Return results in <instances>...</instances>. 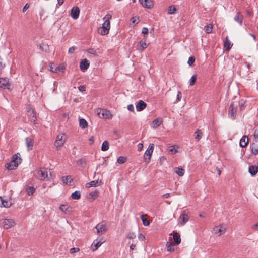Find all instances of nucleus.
Returning <instances> with one entry per match:
<instances>
[{"instance_id": "4468645a", "label": "nucleus", "mask_w": 258, "mask_h": 258, "mask_svg": "<svg viewBox=\"0 0 258 258\" xmlns=\"http://www.w3.org/2000/svg\"><path fill=\"white\" fill-rule=\"evenodd\" d=\"M80 14V9L78 7H74L71 10V16L74 19L78 18Z\"/></svg>"}, {"instance_id": "bf43d9fd", "label": "nucleus", "mask_w": 258, "mask_h": 258, "mask_svg": "<svg viewBox=\"0 0 258 258\" xmlns=\"http://www.w3.org/2000/svg\"><path fill=\"white\" fill-rule=\"evenodd\" d=\"M127 109L130 111L133 112L134 111V107L133 104H130L127 106Z\"/></svg>"}, {"instance_id": "6ab92c4d", "label": "nucleus", "mask_w": 258, "mask_h": 258, "mask_svg": "<svg viewBox=\"0 0 258 258\" xmlns=\"http://www.w3.org/2000/svg\"><path fill=\"white\" fill-rule=\"evenodd\" d=\"M102 184L101 181H100L99 182V181L98 180H93L89 183H87L86 184V186L87 188H90L91 187H96L98 185H99L100 184Z\"/></svg>"}, {"instance_id": "79ce46f5", "label": "nucleus", "mask_w": 258, "mask_h": 258, "mask_svg": "<svg viewBox=\"0 0 258 258\" xmlns=\"http://www.w3.org/2000/svg\"><path fill=\"white\" fill-rule=\"evenodd\" d=\"M141 218L144 226H147L150 225V221L148 219L144 218V215H142Z\"/></svg>"}, {"instance_id": "473e14b6", "label": "nucleus", "mask_w": 258, "mask_h": 258, "mask_svg": "<svg viewBox=\"0 0 258 258\" xmlns=\"http://www.w3.org/2000/svg\"><path fill=\"white\" fill-rule=\"evenodd\" d=\"M11 205L10 202L3 199L2 203H0V207H4L6 208L9 207Z\"/></svg>"}, {"instance_id": "f257e3e1", "label": "nucleus", "mask_w": 258, "mask_h": 258, "mask_svg": "<svg viewBox=\"0 0 258 258\" xmlns=\"http://www.w3.org/2000/svg\"><path fill=\"white\" fill-rule=\"evenodd\" d=\"M21 160V158L17 154H14L12 156V160L6 164V167L10 170H14L20 164Z\"/></svg>"}, {"instance_id": "37998d69", "label": "nucleus", "mask_w": 258, "mask_h": 258, "mask_svg": "<svg viewBox=\"0 0 258 258\" xmlns=\"http://www.w3.org/2000/svg\"><path fill=\"white\" fill-rule=\"evenodd\" d=\"M126 161V158L124 156H119L117 159V162L119 164H123Z\"/></svg>"}, {"instance_id": "49530a36", "label": "nucleus", "mask_w": 258, "mask_h": 258, "mask_svg": "<svg viewBox=\"0 0 258 258\" xmlns=\"http://www.w3.org/2000/svg\"><path fill=\"white\" fill-rule=\"evenodd\" d=\"M196 79L197 77L196 75H194L191 77L189 81V83L191 86H193L195 84Z\"/></svg>"}, {"instance_id": "e433bc0d", "label": "nucleus", "mask_w": 258, "mask_h": 258, "mask_svg": "<svg viewBox=\"0 0 258 258\" xmlns=\"http://www.w3.org/2000/svg\"><path fill=\"white\" fill-rule=\"evenodd\" d=\"M71 197L73 199L78 200L81 197L80 192L79 191H76L72 194Z\"/></svg>"}, {"instance_id": "8fccbe9b", "label": "nucleus", "mask_w": 258, "mask_h": 258, "mask_svg": "<svg viewBox=\"0 0 258 258\" xmlns=\"http://www.w3.org/2000/svg\"><path fill=\"white\" fill-rule=\"evenodd\" d=\"M69 206L66 205H61L59 207V209L64 212H66Z\"/></svg>"}, {"instance_id": "dca6fc26", "label": "nucleus", "mask_w": 258, "mask_h": 258, "mask_svg": "<svg viewBox=\"0 0 258 258\" xmlns=\"http://www.w3.org/2000/svg\"><path fill=\"white\" fill-rule=\"evenodd\" d=\"M90 62L87 59H83L80 63V68L82 71L86 70L89 67Z\"/></svg>"}, {"instance_id": "5701e85b", "label": "nucleus", "mask_w": 258, "mask_h": 258, "mask_svg": "<svg viewBox=\"0 0 258 258\" xmlns=\"http://www.w3.org/2000/svg\"><path fill=\"white\" fill-rule=\"evenodd\" d=\"M248 171L252 176H254L258 172V167L256 166H250Z\"/></svg>"}, {"instance_id": "338daca9", "label": "nucleus", "mask_w": 258, "mask_h": 258, "mask_svg": "<svg viewBox=\"0 0 258 258\" xmlns=\"http://www.w3.org/2000/svg\"><path fill=\"white\" fill-rule=\"evenodd\" d=\"M29 4L28 3H27L24 7L23 8V12H25L29 8Z\"/></svg>"}, {"instance_id": "0eeeda50", "label": "nucleus", "mask_w": 258, "mask_h": 258, "mask_svg": "<svg viewBox=\"0 0 258 258\" xmlns=\"http://www.w3.org/2000/svg\"><path fill=\"white\" fill-rule=\"evenodd\" d=\"M154 145L150 144L148 149L146 151L144 154V159L146 162H149L154 150Z\"/></svg>"}, {"instance_id": "6e6d98bb", "label": "nucleus", "mask_w": 258, "mask_h": 258, "mask_svg": "<svg viewBox=\"0 0 258 258\" xmlns=\"http://www.w3.org/2000/svg\"><path fill=\"white\" fill-rule=\"evenodd\" d=\"M138 238L141 241H144L145 239V236L143 234L140 233L138 235Z\"/></svg>"}, {"instance_id": "72a5a7b5", "label": "nucleus", "mask_w": 258, "mask_h": 258, "mask_svg": "<svg viewBox=\"0 0 258 258\" xmlns=\"http://www.w3.org/2000/svg\"><path fill=\"white\" fill-rule=\"evenodd\" d=\"M196 137L195 138L197 141H199L202 137V132L200 130H197L195 132Z\"/></svg>"}, {"instance_id": "864d4df0", "label": "nucleus", "mask_w": 258, "mask_h": 258, "mask_svg": "<svg viewBox=\"0 0 258 258\" xmlns=\"http://www.w3.org/2000/svg\"><path fill=\"white\" fill-rule=\"evenodd\" d=\"M132 23L134 24H137L139 22V19L136 17H132L131 19Z\"/></svg>"}, {"instance_id": "7c9ffc66", "label": "nucleus", "mask_w": 258, "mask_h": 258, "mask_svg": "<svg viewBox=\"0 0 258 258\" xmlns=\"http://www.w3.org/2000/svg\"><path fill=\"white\" fill-rule=\"evenodd\" d=\"M109 147V142L107 141H104L101 146V150L103 151H106L108 150Z\"/></svg>"}, {"instance_id": "412c9836", "label": "nucleus", "mask_w": 258, "mask_h": 258, "mask_svg": "<svg viewBox=\"0 0 258 258\" xmlns=\"http://www.w3.org/2000/svg\"><path fill=\"white\" fill-rule=\"evenodd\" d=\"M103 243L104 241L102 239H100L99 240L97 239L94 240L92 245H94L95 248L93 249V251L97 250Z\"/></svg>"}, {"instance_id": "e2e57ef3", "label": "nucleus", "mask_w": 258, "mask_h": 258, "mask_svg": "<svg viewBox=\"0 0 258 258\" xmlns=\"http://www.w3.org/2000/svg\"><path fill=\"white\" fill-rule=\"evenodd\" d=\"M149 30L147 27H143L142 29V32L144 34H147L148 33Z\"/></svg>"}, {"instance_id": "58836bf2", "label": "nucleus", "mask_w": 258, "mask_h": 258, "mask_svg": "<svg viewBox=\"0 0 258 258\" xmlns=\"http://www.w3.org/2000/svg\"><path fill=\"white\" fill-rule=\"evenodd\" d=\"M176 11V8L175 7V6H171L168 8V13L169 14H174L175 11Z\"/></svg>"}, {"instance_id": "f704fd0d", "label": "nucleus", "mask_w": 258, "mask_h": 258, "mask_svg": "<svg viewBox=\"0 0 258 258\" xmlns=\"http://www.w3.org/2000/svg\"><path fill=\"white\" fill-rule=\"evenodd\" d=\"M213 29V26L211 24H209L204 27V30L206 33L209 34L212 32Z\"/></svg>"}, {"instance_id": "20e7f679", "label": "nucleus", "mask_w": 258, "mask_h": 258, "mask_svg": "<svg viewBox=\"0 0 258 258\" xmlns=\"http://www.w3.org/2000/svg\"><path fill=\"white\" fill-rule=\"evenodd\" d=\"M189 211L187 210L183 211L178 219V224L180 226L184 225L189 220Z\"/></svg>"}, {"instance_id": "680f3d73", "label": "nucleus", "mask_w": 258, "mask_h": 258, "mask_svg": "<svg viewBox=\"0 0 258 258\" xmlns=\"http://www.w3.org/2000/svg\"><path fill=\"white\" fill-rule=\"evenodd\" d=\"M127 237L130 239H133L136 237V235L133 233H130L128 235Z\"/></svg>"}, {"instance_id": "de8ad7c7", "label": "nucleus", "mask_w": 258, "mask_h": 258, "mask_svg": "<svg viewBox=\"0 0 258 258\" xmlns=\"http://www.w3.org/2000/svg\"><path fill=\"white\" fill-rule=\"evenodd\" d=\"M64 69H65V67L64 66H59L55 68L54 72H57L58 71L63 72Z\"/></svg>"}, {"instance_id": "a878e982", "label": "nucleus", "mask_w": 258, "mask_h": 258, "mask_svg": "<svg viewBox=\"0 0 258 258\" xmlns=\"http://www.w3.org/2000/svg\"><path fill=\"white\" fill-rule=\"evenodd\" d=\"M174 172L178 174L179 176H182L184 175L185 171L182 168L176 167L174 169Z\"/></svg>"}, {"instance_id": "aec40b11", "label": "nucleus", "mask_w": 258, "mask_h": 258, "mask_svg": "<svg viewBox=\"0 0 258 258\" xmlns=\"http://www.w3.org/2000/svg\"><path fill=\"white\" fill-rule=\"evenodd\" d=\"M248 138L246 136H243L240 139L239 145L241 147H245L248 143Z\"/></svg>"}, {"instance_id": "bb28decb", "label": "nucleus", "mask_w": 258, "mask_h": 258, "mask_svg": "<svg viewBox=\"0 0 258 258\" xmlns=\"http://www.w3.org/2000/svg\"><path fill=\"white\" fill-rule=\"evenodd\" d=\"M79 125L81 128L85 129L88 126V123L86 120L83 118L79 119Z\"/></svg>"}, {"instance_id": "ddd939ff", "label": "nucleus", "mask_w": 258, "mask_h": 258, "mask_svg": "<svg viewBox=\"0 0 258 258\" xmlns=\"http://www.w3.org/2000/svg\"><path fill=\"white\" fill-rule=\"evenodd\" d=\"M112 16L110 14H107L105 15V16L103 18V20L104 22L102 25L103 27H105V28L109 30L110 28V22L109 20L111 18Z\"/></svg>"}, {"instance_id": "a18cd8bd", "label": "nucleus", "mask_w": 258, "mask_h": 258, "mask_svg": "<svg viewBox=\"0 0 258 258\" xmlns=\"http://www.w3.org/2000/svg\"><path fill=\"white\" fill-rule=\"evenodd\" d=\"M87 53H88L89 54H91L94 55L95 56H97L96 51L94 49L89 48V49H87Z\"/></svg>"}, {"instance_id": "6e6552de", "label": "nucleus", "mask_w": 258, "mask_h": 258, "mask_svg": "<svg viewBox=\"0 0 258 258\" xmlns=\"http://www.w3.org/2000/svg\"><path fill=\"white\" fill-rule=\"evenodd\" d=\"M15 222L13 219H3L1 224L5 229H9L13 227L15 225Z\"/></svg>"}, {"instance_id": "c9c22d12", "label": "nucleus", "mask_w": 258, "mask_h": 258, "mask_svg": "<svg viewBox=\"0 0 258 258\" xmlns=\"http://www.w3.org/2000/svg\"><path fill=\"white\" fill-rule=\"evenodd\" d=\"M77 164L79 166L84 167L86 165V161L84 159L81 158L77 160Z\"/></svg>"}, {"instance_id": "423d86ee", "label": "nucleus", "mask_w": 258, "mask_h": 258, "mask_svg": "<svg viewBox=\"0 0 258 258\" xmlns=\"http://www.w3.org/2000/svg\"><path fill=\"white\" fill-rule=\"evenodd\" d=\"M66 136L64 134H59L57 136L54 145L57 147H60L63 145L66 142Z\"/></svg>"}, {"instance_id": "09e8293b", "label": "nucleus", "mask_w": 258, "mask_h": 258, "mask_svg": "<svg viewBox=\"0 0 258 258\" xmlns=\"http://www.w3.org/2000/svg\"><path fill=\"white\" fill-rule=\"evenodd\" d=\"M195 61V57L194 56H190L188 60V64L189 66H192Z\"/></svg>"}, {"instance_id": "69168bd1", "label": "nucleus", "mask_w": 258, "mask_h": 258, "mask_svg": "<svg viewBox=\"0 0 258 258\" xmlns=\"http://www.w3.org/2000/svg\"><path fill=\"white\" fill-rule=\"evenodd\" d=\"M143 148V144L142 143H139L138 145V150L141 151Z\"/></svg>"}, {"instance_id": "603ef678", "label": "nucleus", "mask_w": 258, "mask_h": 258, "mask_svg": "<svg viewBox=\"0 0 258 258\" xmlns=\"http://www.w3.org/2000/svg\"><path fill=\"white\" fill-rule=\"evenodd\" d=\"M79 251V249L78 248H72L70 250V252L71 254H74L76 252H77Z\"/></svg>"}, {"instance_id": "774afa93", "label": "nucleus", "mask_w": 258, "mask_h": 258, "mask_svg": "<svg viewBox=\"0 0 258 258\" xmlns=\"http://www.w3.org/2000/svg\"><path fill=\"white\" fill-rule=\"evenodd\" d=\"M48 47V46L44 44H40V48L42 49V50H44V49H45V50H46V48Z\"/></svg>"}, {"instance_id": "7ed1b4c3", "label": "nucleus", "mask_w": 258, "mask_h": 258, "mask_svg": "<svg viewBox=\"0 0 258 258\" xmlns=\"http://www.w3.org/2000/svg\"><path fill=\"white\" fill-rule=\"evenodd\" d=\"M238 102L236 101L232 102L228 111V116L232 119H234L236 116L237 107Z\"/></svg>"}, {"instance_id": "1a4fd4ad", "label": "nucleus", "mask_w": 258, "mask_h": 258, "mask_svg": "<svg viewBox=\"0 0 258 258\" xmlns=\"http://www.w3.org/2000/svg\"><path fill=\"white\" fill-rule=\"evenodd\" d=\"M98 114L100 118L111 119L112 117V115L110 112L105 109H100L99 112H98Z\"/></svg>"}, {"instance_id": "cd10ccee", "label": "nucleus", "mask_w": 258, "mask_h": 258, "mask_svg": "<svg viewBox=\"0 0 258 258\" xmlns=\"http://www.w3.org/2000/svg\"><path fill=\"white\" fill-rule=\"evenodd\" d=\"M173 239L176 244H179L181 242V238L180 235L176 232L173 234Z\"/></svg>"}, {"instance_id": "c756f323", "label": "nucleus", "mask_w": 258, "mask_h": 258, "mask_svg": "<svg viewBox=\"0 0 258 258\" xmlns=\"http://www.w3.org/2000/svg\"><path fill=\"white\" fill-rule=\"evenodd\" d=\"M174 244L171 242H167L166 243L167 250L169 252H173L174 251Z\"/></svg>"}, {"instance_id": "4c0bfd02", "label": "nucleus", "mask_w": 258, "mask_h": 258, "mask_svg": "<svg viewBox=\"0 0 258 258\" xmlns=\"http://www.w3.org/2000/svg\"><path fill=\"white\" fill-rule=\"evenodd\" d=\"M140 46L141 47V50L143 51L147 47V44L145 40H141L139 42Z\"/></svg>"}, {"instance_id": "f8f14e48", "label": "nucleus", "mask_w": 258, "mask_h": 258, "mask_svg": "<svg viewBox=\"0 0 258 258\" xmlns=\"http://www.w3.org/2000/svg\"><path fill=\"white\" fill-rule=\"evenodd\" d=\"M10 87V83L9 79L0 78V88L3 89H9Z\"/></svg>"}, {"instance_id": "f3484780", "label": "nucleus", "mask_w": 258, "mask_h": 258, "mask_svg": "<svg viewBox=\"0 0 258 258\" xmlns=\"http://www.w3.org/2000/svg\"><path fill=\"white\" fill-rule=\"evenodd\" d=\"M147 106L146 103L143 100H140L136 104V108L138 111L143 110Z\"/></svg>"}, {"instance_id": "5fc2aeb1", "label": "nucleus", "mask_w": 258, "mask_h": 258, "mask_svg": "<svg viewBox=\"0 0 258 258\" xmlns=\"http://www.w3.org/2000/svg\"><path fill=\"white\" fill-rule=\"evenodd\" d=\"M76 50V48L74 46H72L71 47H70L69 49V50H68V53L69 54H72L74 52L75 50Z\"/></svg>"}, {"instance_id": "13d9d810", "label": "nucleus", "mask_w": 258, "mask_h": 258, "mask_svg": "<svg viewBox=\"0 0 258 258\" xmlns=\"http://www.w3.org/2000/svg\"><path fill=\"white\" fill-rule=\"evenodd\" d=\"M254 138L256 142H258V130H255L254 133Z\"/></svg>"}, {"instance_id": "f03ea898", "label": "nucleus", "mask_w": 258, "mask_h": 258, "mask_svg": "<svg viewBox=\"0 0 258 258\" xmlns=\"http://www.w3.org/2000/svg\"><path fill=\"white\" fill-rule=\"evenodd\" d=\"M50 172V170L45 168H42L38 169L36 171V176L37 177L41 180H44L46 179H49L48 173Z\"/></svg>"}, {"instance_id": "393cba45", "label": "nucleus", "mask_w": 258, "mask_h": 258, "mask_svg": "<svg viewBox=\"0 0 258 258\" xmlns=\"http://www.w3.org/2000/svg\"><path fill=\"white\" fill-rule=\"evenodd\" d=\"M224 46L226 48V49L229 51L232 47V44H231V42L228 40V37L227 36L226 37V40L224 41Z\"/></svg>"}, {"instance_id": "39448f33", "label": "nucleus", "mask_w": 258, "mask_h": 258, "mask_svg": "<svg viewBox=\"0 0 258 258\" xmlns=\"http://www.w3.org/2000/svg\"><path fill=\"white\" fill-rule=\"evenodd\" d=\"M95 228L97 230V234L99 235H102L103 233L105 232L107 230L106 227V222L103 221L95 227Z\"/></svg>"}, {"instance_id": "c03bdc74", "label": "nucleus", "mask_w": 258, "mask_h": 258, "mask_svg": "<svg viewBox=\"0 0 258 258\" xmlns=\"http://www.w3.org/2000/svg\"><path fill=\"white\" fill-rule=\"evenodd\" d=\"M238 104L239 105L240 109L243 110L245 108V101L243 100H241L239 102H238Z\"/></svg>"}, {"instance_id": "9b49d317", "label": "nucleus", "mask_w": 258, "mask_h": 258, "mask_svg": "<svg viewBox=\"0 0 258 258\" xmlns=\"http://www.w3.org/2000/svg\"><path fill=\"white\" fill-rule=\"evenodd\" d=\"M226 230V228L223 226V225H220L219 226H215L213 228V232L215 234H218L219 236L221 235L222 234H224Z\"/></svg>"}, {"instance_id": "0e129e2a", "label": "nucleus", "mask_w": 258, "mask_h": 258, "mask_svg": "<svg viewBox=\"0 0 258 258\" xmlns=\"http://www.w3.org/2000/svg\"><path fill=\"white\" fill-rule=\"evenodd\" d=\"M85 86H84V85H80L79 87H78V89L81 92H84L85 91Z\"/></svg>"}, {"instance_id": "ea45409f", "label": "nucleus", "mask_w": 258, "mask_h": 258, "mask_svg": "<svg viewBox=\"0 0 258 258\" xmlns=\"http://www.w3.org/2000/svg\"><path fill=\"white\" fill-rule=\"evenodd\" d=\"M250 148L252 154L255 155L258 154V146L253 145Z\"/></svg>"}, {"instance_id": "a19ab883", "label": "nucleus", "mask_w": 258, "mask_h": 258, "mask_svg": "<svg viewBox=\"0 0 258 258\" xmlns=\"http://www.w3.org/2000/svg\"><path fill=\"white\" fill-rule=\"evenodd\" d=\"M35 191V189L33 186H29L27 189V192L28 195H32Z\"/></svg>"}, {"instance_id": "4d7b16f0", "label": "nucleus", "mask_w": 258, "mask_h": 258, "mask_svg": "<svg viewBox=\"0 0 258 258\" xmlns=\"http://www.w3.org/2000/svg\"><path fill=\"white\" fill-rule=\"evenodd\" d=\"M49 70L53 72H54V65L53 63H50L49 65Z\"/></svg>"}, {"instance_id": "2eb2a0df", "label": "nucleus", "mask_w": 258, "mask_h": 258, "mask_svg": "<svg viewBox=\"0 0 258 258\" xmlns=\"http://www.w3.org/2000/svg\"><path fill=\"white\" fill-rule=\"evenodd\" d=\"M143 7L151 9L153 7V3L152 0H139Z\"/></svg>"}, {"instance_id": "3c124183", "label": "nucleus", "mask_w": 258, "mask_h": 258, "mask_svg": "<svg viewBox=\"0 0 258 258\" xmlns=\"http://www.w3.org/2000/svg\"><path fill=\"white\" fill-rule=\"evenodd\" d=\"M71 179V176H67L63 177L62 181L65 184H67L68 183L69 180Z\"/></svg>"}, {"instance_id": "c85d7f7f", "label": "nucleus", "mask_w": 258, "mask_h": 258, "mask_svg": "<svg viewBox=\"0 0 258 258\" xmlns=\"http://www.w3.org/2000/svg\"><path fill=\"white\" fill-rule=\"evenodd\" d=\"M98 33L102 35H105L108 33L109 30L105 28V27H103V26L100 27L98 28Z\"/></svg>"}, {"instance_id": "2f4dec72", "label": "nucleus", "mask_w": 258, "mask_h": 258, "mask_svg": "<svg viewBox=\"0 0 258 258\" xmlns=\"http://www.w3.org/2000/svg\"><path fill=\"white\" fill-rule=\"evenodd\" d=\"M98 196L99 191L97 190L90 192L89 194L90 198L92 199V200H94L96 198L98 197Z\"/></svg>"}, {"instance_id": "a211bd4d", "label": "nucleus", "mask_w": 258, "mask_h": 258, "mask_svg": "<svg viewBox=\"0 0 258 258\" xmlns=\"http://www.w3.org/2000/svg\"><path fill=\"white\" fill-rule=\"evenodd\" d=\"M25 141L28 150H32L34 145L33 139L30 137H27L25 139Z\"/></svg>"}, {"instance_id": "9d476101", "label": "nucleus", "mask_w": 258, "mask_h": 258, "mask_svg": "<svg viewBox=\"0 0 258 258\" xmlns=\"http://www.w3.org/2000/svg\"><path fill=\"white\" fill-rule=\"evenodd\" d=\"M27 115L31 122L36 123L37 120L36 115L34 110L31 107H29L27 109Z\"/></svg>"}, {"instance_id": "4be33fe9", "label": "nucleus", "mask_w": 258, "mask_h": 258, "mask_svg": "<svg viewBox=\"0 0 258 258\" xmlns=\"http://www.w3.org/2000/svg\"><path fill=\"white\" fill-rule=\"evenodd\" d=\"M234 19L235 21L237 22L241 26L242 25L243 15L240 12H238L237 13V15L234 17Z\"/></svg>"}, {"instance_id": "052dcab7", "label": "nucleus", "mask_w": 258, "mask_h": 258, "mask_svg": "<svg viewBox=\"0 0 258 258\" xmlns=\"http://www.w3.org/2000/svg\"><path fill=\"white\" fill-rule=\"evenodd\" d=\"M182 97V95L180 92H178L177 95L176 100L177 101H179L181 100Z\"/></svg>"}, {"instance_id": "b1692460", "label": "nucleus", "mask_w": 258, "mask_h": 258, "mask_svg": "<svg viewBox=\"0 0 258 258\" xmlns=\"http://www.w3.org/2000/svg\"><path fill=\"white\" fill-rule=\"evenodd\" d=\"M162 123V121L159 118H156L152 122V127L153 128H157Z\"/></svg>"}]
</instances>
